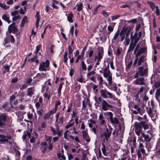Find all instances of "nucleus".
Wrapping results in <instances>:
<instances>
[{
  "label": "nucleus",
  "instance_id": "41",
  "mask_svg": "<svg viewBox=\"0 0 160 160\" xmlns=\"http://www.w3.org/2000/svg\"><path fill=\"white\" fill-rule=\"evenodd\" d=\"M57 109L56 108H53V109H52L50 111L48 112L49 113V114L51 115L55 113L56 111H57Z\"/></svg>",
  "mask_w": 160,
  "mask_h": 160
},
{
  "label": "nucleus",
  "instance_id": "58",
  "mask_svg": "<svg viewBox=\"0 0 160 160\" xmlns=\"http://www.w3.org/2000/svg\"><path fill=\"white\" fill-rule=\"evenodd\" d=\"M141 25L140 24H138L137 26H136V28L135 29V30L136 32H138L139 31V29L141 27Z\"/></svg>",
  "mask_w": 160,
  "mask_h": 160
},
{
  "label": "nucleus",
  "instance_id": "47",
  "mask_svg": "<svg viewBox=\"0 0 160 160\" xmlns=\"http://www.w3.org/2000/svg\"><path fill=\"white\" fill-rule=\"evenodd\" d=\"M10 41L12 43H13L15 42V39L14 37L12 35H10Z\"/></svg>",
  "mask_w": 160,
  "mask_h": 160
},
{
  "label": "nucleus",
  "instance_id": "54",
  "mask_svg": "<svg viewBox=\"0 0 160 160\" xmlns=\"http://www.w3.org/2000/svg\"><path fill=\"white\" fill-rule=\"evenodd\" d=\"M20 16L18 15L17 16H15L12 18V20L13 21H15L16 20L20 18Z\"/></svg>",
  "mask_w": 160,
  "mask_h": 160
},
{
  "label": "nucleus",
  "instance_id": "46",
  "mask_svg": "<svg viewBox=\"0 0 160 160\" xmlns=\"http://www.w3.org/2000/svg\"><path fill=\"white\" fill-rule=\"evenodd\" d=\"M145 58V56H144V55H142L139 58L138 61L141 62L142 63L143 62H144Z\"/></svg>",
  "mask_w": 160,
  "mask_h": 160
},
{
  "label": "nucleus",
  "instance_id": "1",
  "mask_svg": "<svg viewBox=\"0 0 160 160\" xmlns=\"http://www.w3.org/2000/svg\"><path fill=\"white\" fill-rule=\"evenodd\" d=\"M149 123H148V121H141L140 122H136L134 124L135 128V132L138 136H140V133L142 132V128L144 130L149 129Z\"/></svg>",
  "mask_w": 160,
  "mask_h": 160
},
{
  "label": "nucleus",
  "instance_id": "33",
  "mask_svg": "<svg viewBox=\"0 0 160 160\" xmlns=\"http://www.w3.org/2000/svg\"><path fill=\"white\" fill-rule=\"evenodd\" d=\"M52 138V136H48L46 135H45V140L46 141L48 142L49 143L51 142Z\"/></svg>",
  "mask_w": 160,
  "mask_h": 160
},
{
  "label": "nucleus",
  "instance_id": "36",
  "mask_svg": "<svg viewBox=\"0 0 160 160\" xmlns=\"http://www.w3.org/2000/svg\"><path fill=\"white\" fill-rule=\"evenodd\" d=\"M160 95V89H158L157 90L155 93V98L157 99Z\"/></svg>",
  "mask_w": 160,
  "mask_h": 160
},
{
  "label": "nucleus",
  "instance_id": "14",
  "mask_svg": "<svg viewBox=\"0 0 160 160\" xmlns=\"http://www.w3.org/2000/svg\"><path fill=\"white\" fill-rule=\"evenodd\" d=\"M111 133L112 132L111 130H109L108 128L106 129V132L104 133V134L105 139L107 140H108V138L111 136Z\"/></svg>",
  "mask_w": 160,
  "mask_h": 160
},
{
  "label": "nucleus",
  "instance_id": "60",
  "mask_svg": "<svg viewBox=\"0 0 160 160\" xmlns=\"http://www.w3.org/2000/svg\"><path fill=\"white\" fill-rule=\"evenodd\" d=\"M82 109L84 110L86 108V105L85 104V102L84 100L82 102Z\"/></svg>",
  "mask_w": 160,
  "mask_h": 160
},
{
  "label": "nucleus",
  "instance_id": "51",
  "mask_svg": "<svg viewBox=\"0 0 160 160\" xmlns=\"http://www.w3.org/2000/svg\"><path fill=\"white\" fill-rule=\"evenodd\" d=\"M74 27L73 26H72L69 32L72 35H73L74 34Z\"/></svg>",
  "mask_w": 160,
  "mask_h": 160
},
{
  "label": "nucleus",
  "instance_id": "37",
  "mask_svg": "<svg viewBox=\"0 0 160 160\" xmlns=\"http://www.w3.org/2000/svg\"><path fill=\"white\" fill-rule=\"evenodd\" d=\"M148 3L150 5V8L152 9V10H153L155 7V4L153 2H148Z\"/></svg>",
  "mask_w": 160,
  "mask_h": 160
},
{
  "label": "nucleus",
  "instance_id": "23",
  "mask_svg": "<svg viewBox=\"0 0 160 160\" xmlns=\"http://www.w3.org/2000/svg\"><path fill=\"white\" fill-rule=\"evenodd\" d=\"M119 32L120 31L119 30H118L117 32L115 34L114 37L112 39V42L114 41L115 40L117 39L120 34Z\"/></svg>",
  "mask_w": 160,
  "mask_h": 160
},
{
  "label": "nucleus",
  "instance_id": "53",
  "mask_svg": "<svg viewBox=\"0 0 160 160\" xmlns=\"http://www.w3.org/2000/svg\"><path fill=\"white\" fill-rule=\"evenodd\" d=\"M16 97L15 95H12L10 97V103L12 102L15 99Z\"/></svg>",
  "mask_w": 160,
  "mask_h": 160
},
{
  "label": "nucleus",
  "instance_id": "62",
  "mask_svg": "<svg viewBox=\"0 0 160 160\" xmlns=\"http://www.w3.org/2000/svg\"><path fill=\"white\" fill-rule=\"evenodd\" d=\"M107 29L108 31H110V32L109 33V34H110L111 32H112L113 31V28L109 25L108 26Z\"/></svg>",
  "mask_w": 160,
  "mask_h": 160
},
{
  "label": "nucleus",
  "instance_id": "8",
  "mask_svg": "<svg viewBox=\"0 0 160 160\" xmlns=\"http://www.w3.org/2000/svg\"><path fill=\"white\" fill-rule=\"evenodd\" d=\"M103 75L105 78H107V80L108 81V84L111 85L112 83V74L110 72V74L108 73L107 71H103Z\"/></svg>",
  "mask_w": 160,
  "mask_h": 160
},
{
  "label": "nucleus",
  "instance_id": "61",
  "mask_svg": "<svg viewBox=\"0 0 160 160\" xmlns=\"http://www.w3.org/2000/svg\"><path fill=\"white\" fill-rule=\"evenodd\" d=\"M156 10L155 11V12L156 13V14L157 16H159V9L158 8V6H157L156 7Z\"/></svg>",
  "mask_w": 160,
  "mask_h": 160
},
{
  "label": "nucleus",
  "instance_id": "9",
  "mask_svg": "<svg viewBox=\"0 0 160 160\" xmlns=\"http://www.w3.org/2000/svg\"><path fill=\"white\" fill-rule=\"evenodd\" d=\"M144 78H137L134 81V83L136 85H145V83L144 82Z\"/></svg>",
  "mask_w": 160,
  "mask_h": 160
},
{
  "label": "nucleus",
  "instance_id": "34",
  "mask_svg": "<svg viewBox=\"0 0 160 160\" xmlns=\"http://www.w3.org/2000/svg\"><path fill=\"white\" fill-rule=\"evenodd\" d=\"M35 18H37L36 20L40 21V12L39 11H37L36 15L35 16Z\"/></svg>",
  "mask_w": 160,
  "mask_h": 160
},
{
  "label": "nucleus",
  "instance_id": "19",
  "mask_svg": "<svg viewBox=\"0 0 160 160\" xmlns=\"http://www.w3.org/2000/svg\"><path fill=\"white\" fill-rule=\"evenodd\" d=\"M73 14L72 12H71L68 14L67 16V20L70 23H72L73 22L72 19L73 17Z\"/></svg>",
  "mask_w": 160,
  "mask_h": 160
},
{
  "label": "nucleus",
  "instance_id": "50",
  "mask_svg": "<svg viewBox=\"0 0 160 160\" xmlns=\"http://www.w3.org/2000/svg\"><path fill=\"white\" fill-rule=\"evenodd\" d=\"M18 14V10H16L11 12V15L12 16H14Z\"/></svg>",
  "mask_w": 160,
  "mask_h": 160
},
{
  "label": "nucleus",
  "instance_id": "42",
  "mask_svg": "<svg viewBox=\"0 0 160 160\" xmlns=\"http://www.w3.org/2000/svg\"><path fill=\"white\" fill-rule=\"evenodd\" d=\"M74 124V122H73L72 123L68 124L66 126L65 128L66 129H68L69 128L72 126Z\"/></svg>",
  "mask_w": 160,
  "mask_h": 160
},
{
  "label": "nucleus",
  "instance_id": "10",
  "mask_svg": "<svg viewBox=\"0 0 160 160\" xmlns=\"http://www.w3.org/2000/svg\"><path fill=\"white\" fill-rule=\"evenodd\" d=\"M147 52V48L146 47L140 48L136 54L135 57H138L142 53Z\"/></svg>",
  "mask_w": 160,
  "mask_h": 160
},
{
  "label": "nucleus",
  "instance_id": "21",
  "mask_svg": "<svg viewBox=\"0 0 160 160\" xmlns=\"http://www.w3.org/2000/svg\"><path fill=\"white\" fill-rule=\"evenodd\" d=\"M32 88V87H30L28 88L27 90V96L31 97L34 94L33 92Z\"/></svg>",
  "mask_w": 160,
  "mask_h": 160
},
{
  "label": "nucleus",
  "instance_id": "64",
  "mask_svg": "<svg viewBox=\"0 0 160 160\" xmlns=\"http://www.w3.org/2000/svg\"><path fill=\"white\" fill-rule=\"evenodd\" d=\"M137 22V20L136 18H134L131 19V20L129 21L128 22L130 23L132 22V23H135Z\"/></svg>",
  "mask_w": 160,
  "mask_h": 160
},
{
  "label": "nucleus",
  "instance_id": "7",
  "mask_svg": "<svg viewBox=\"0 0 160 160\" xmlns=\"http://www.w3.org/2000/svg\"><path fill=\"white\" fill-rule=\"evenodd\" d=\"M18 31L16 27L15 26V23L13 22L9 25L8 28V32L10 34L12 32V33H15Z\"/></svg>",
  "mask_w": 160,
  "mask_h": 160
},
{
  "label": "nucleus",
  "instance_id": "45",
  "mask_svg": "<svg viewBox=\"0 0 160 160\" xmlns=\"http://www.w3.org/2000/svg\"><path fill=\"white\" fill-rule=\"evenodd\" d=\"M2 18L3 20L6 21H7V20H8V19H9V17H8L5 14H4L2 16Z\"/></svg>",
  "mask_w": 160,
  "mask_h": 160
},
{
  "label": "nucleus",
  "instance_id": "5",
  "mask_svg": "<svg viewBox=\"0 0 160 160\" xmlns=\"http://www.w3.org/2000/svg\"><path fill=\"white\" fill-rule=\"evenodd\" d=\"M113 108V106L109 104L105 100H102V109L104 111L110 110V108Z\"/></svg>",
  "mask_w": 160,
  "mask_h": 160
},
{
  "label": "nucleus",
  "instance_id": "35",
  "mask_svg": "<svg viewBox=\"0 0 160 160\" xmlns=\"http://www.w3.org/2000/svg\"><path fill=\"white\" fill-rule=\"evenodd\" d=\"M109 63L108 62L107 66L104 69L103 71H104L105 72L107 71L108 73L110 74V71L109 70Z\"/></svg>",
  "mask_w": 160,
  "mask_h": 160
},
{
  "label": "nucleus",
  "instance_id": "32",
  "mask_svg": "<svg viewBox=\"0 0 160 160\" xmlns=\"http://www.w3.org/2000/svg\"><path fill=\"white\" fill-rule=\"evenodd\" d=\"M136 137H134L132 138L131 140H130V142H132V144L134 147H135L136 145Z\"/></svg>",
  "mask_w": 160,
  "mask_h": 160
},
{
  "label": "nucleus",
  "instance_id": "27",
  "mask_svg": "<svg viewBox=\"0 0 160 160\" xmlns=\"http://www.w3.org/2000/svg\"><path fill=\"white\" fill-rule=\"evenodd\" d=\"M104 115L106 116H109V119L112 117L113 116V114L112 112H104L103 113Z\"/></svg>",
  "mask_w": 160,
  "mask_h": 160
},
{
  "label": "nucleus",
  "instance_id": "31",
  "mask_svg": "<svg viewBox=\"0 0 160 160\" xmlns=\"http://www.w3.org/2000/svg\"><path fill=\"white\" fill-rule=\"evenodd\" d=\"M81 67L82 69L84 71H86L87 70L86 65L84 61H82L81 62Z\"/></svg>",
  "mask_w": 160,
  "mask_h": 160
},
{
  "label": "nucleus",
  "instance_id": "6",
  "mask_svg": "<svg viewBox=\"0 0 160 160\" xmlns=\"http://www.w3.org/2000/svg\"><path fill=\"white\" fill-rule=\"evenodd\" d=\"M7 116L5 114L0 115V127L2 128L5 126Z\"/></svg>",
  "mask_w": 160,
  "mask_h": 160
},
{
  "label": "nucleus",
  "instance_id": "30",
  "mask_svg": "<svg viewBox=\"0 0 160 160\" xmlns=\"http://www.w3.org/2000/svg\"><path fill=\"white\" fill-rule=\"evenodd\" d=\"M8 140L6 138H2L0 139V142L1 143H3L4 142H8L9 143L11 144V142H8Z\"/></svg>",
  "mask_w": 160,
  "mask_h": 160
},
{
  "label": "nucleus",
  "instance_id": "3",
  "mask_svg": "<svg viewBox=\"0 0 160 160\" xmlns=\"http://www.w3.org/2000/svg\"><path fill=\"white\" fill-rule=\"evenodd\" d=\"M143 67L140 66L138 69V72L136 73L134 76V78H138L139 75L141 76H143L147 74L148 72V68H146L144 70Z\"/></svg>",
  "mask_w": 160,
  "mask_h": 160
},
{
  "label": "nucleus",
  "instance_id": "4",
  "mask_svg": "<svg viewBox=\"0 0 160 160\" xmlns=\"http://www.w3.org/2000/svg\"><path fill=\"white\" fill-rule=\"evenodd\" d=\"M100 93L101 96L104 98H108L107 95H108L109 98H112L113 95L110 92L107 91L106 89H101L100 90Z\"/></svg>",
  "mask_w": 160,
  "mask_h": 160
},
{
  "label": "nucleus",
  "instance_id": "40",
  "mask_svg": "<svg viewBox=\"0 0 160 160\" xmlns=\"http://www.w3.org/2000/svg\"><path fill=\"white\" fill-rule=\"evenodd\" d=\"M41 110H38L37 111V112L38 114V115L39 116V118H40V117H41L42 116V112H43V110L42 109H41Z\"/></svg>",
  "mask_w": 160,
  "mask_h": 160
},
{
  "label": "nucleus",
  "instance_id": "17",
  "mask_svg": "<svg viewBox=\"0 0 160 160\" xmlns=\"http://www.w3.org/2000/svg\"><path fill=\"white\" fill-rule=\"evenodd\" d=\"M109 119L110 122L112 124H117L119 123V122L117 118L115 117L113 118V117H112Z\"/></svg>",
  "mask_w": 160,
  "mask_h": 160
},
{
  "label": "nucleus",
  "instance_id": "20",
  "mask_svg": "<svg viewBox=\"0 0 160 160\" xmlns=\"http://www.w3.org/2000/svg\"><path fill=\"white\" fill-rule=\"evenodd\" d=\"M52 7L56 9H58V7L55 4H59V2H58V1L56 0H52Z\"/></svg>",
  "mask_w": 160,
  "mask_h": 160
},
{
  "label": "nucleus",
  "instance_id": "52",
  "mask_svg": "<svg viewBox=\"0 0 160 160\" xmlns=\"http://www.w3.org/2000/svg\"><path fill=\"white\" fill-rule=\"evenodd\" d=\"M28 85H27L26 84H23L22 85L21 87V88H20V89L21 90H23L24 89L26 88H27V87H28Z\"/></svg>",
  "mask_w": 160,
  "mask_h": 160
},
{
  "label": "nucleus",
  "instance_id": "16",
  "mask_svg": "<svg viewBox=\"0 0 160 160\" xmlns=\"http://www.w3.org/2000/svg\"><path fill=\"white\" fill-rule=\"evenodd\" d=\"M128 28L126 27H123L122 30L120 32L119 35L120 36H122L124 35L125 36L126 33L128 31Z\"/></svg>",
  "mask_w": 160,
  "mask_h": 160
},
{
  "label": "nucleus",
  "instance_id": "22",
  "mask_svg": "<svg viewBox=\"0 0 160 160\" xmlns=\"http://www.w3.org/2000/svg\"><path fill=\"white\" fill-rule=\"evenodd\" d=\"M64 82H60V83L59 84L58 88V95L59 96L61 95V89L62 88V85L64 84Z\"/></svg>",
  "mask_w": 160,
  "mask_h": 160
},
{
  "label": "nucleus",
  "instance_id": "44",
  "mask_svg": "<svg viewBox=\"0 0 160 160\" xmlns=\"http://www.w3.org/2000/svg\"><path fill=\"white\" fill-rule=\"evenodd\" d=\"M121 17V15H116L113 16L112 17V21H113L115 20L118 19V18Z\"/></svg>",
  "mask_w": 160,
  "mask_h": 160
},
{
  "label": "nucleus",
  "instance_id": "2",
  "mask_svg": "<svg viewBox=\"0 0 160 160\" xmlns=\"http://www.w3.org/2000/svg\"><path fill=\"white\" fill-rule=\"evenodd\" d=\"M50 62L47 59L45 62H42L39 65L38 70L40 71H46L47 68H49Z\"/></svg>",
  "mask_w": 160,
  "mask_h": 160
},
{
  "label": "nucleus",
  "instance_id": "13",
  "mask_svg": "<svg viewBox=\"0 0 160 160\" xmlns=\"http://www.w3.org/2000/svg\"><path fill=\"white\" fill-rule=\"evenodd\" d=\"M138 33L135 32L134 35H133V33L132 32L131 34L130 38L131 41L132 42L133 40H136L139 41L140 39V38L138 37Z\"/></svg>",
  "mask_w": 160,
  "mask_h": 160
},
{
  "label": "nucleus",
  "instance_id": "48",
  "mask_svg": "<svg viewBox=\"0 0 160 160\" xmlns=\"http://www.w3.org/2000/svg\"><path fill=\"white\" fill-rule=\"evenodd\" d=\"M132 62L133 61L132 60H131L127 65L126 69H129L131 67Z\"/></svg>",
  "mask_w": 160,
  "mask_h": 160
},
{
  "label": "nucleus",
  "instance_id": "15",
  "mask_svg": "<svg viewBox=\"0 0 160 160\" xmlns=\"http://www.w3.org/2000/svg\"><path fill=\"white\" fill-rule=\"evenodd\" d=\"M141 136L144 138V141L146 142H149L151 140V138H149V136L148 134L146 135L144 133H142Z\"/></svg>",
  "mask_w": 160,
  "mask_h": 160
},
{
  "label": "nucleus",
  "instance_id": "18",
  "mask_svg": "<svg viewBox=\"0 0 160 160\" xmlns=\"http://www.w3.org/2000/svg\"><path fill=\"white\" fill-rule=\"evenodd\" d=\"M28 21V18L27 16H24L22 20L21 27H23L24 26L25 23L27 22Z\"/></svg>",
  "mask_w": 160,
  "mask_h": 160
},
{
  "label": "nucleus",
  "instance_id": "55",
  "mask_svg": "<svg viewBox=\"0 0 160 160\" xmlns=\"http://www.w3.org/2000/svg\"><path fill=\"white\" fill-rule=\"evenodd\" d=\"M132 42L131 41L129 47V48L131 49L132 51H133V49H134L135 47L133 45H132Z\"/></svg>",
  "mask_w": 160,
  "mask_h": 160
},
{
  "label": "nucleus",
  "instance_id": "43",
  "mask_svg": "<svg viewBox=\"0 0 160 160\" xmlns=\"http://www.w3.org/2000/svg\"><path fill=\"white\" fill-rule=\"evenodd\" d=\"M68 53L69 54H72L73 52V49H72L71 47L70 46H68Z\"/></svg>",
  "mask_w": 160,
  "mask_h": 160
},
{
  "label": "nucleus",
  "instance_id": "11",
  "mask_svg": "<svg viewBox=\"0 0 160 160\" xmlns=\"http://www.w3.org/2000/svg\"><path fill=\"white\" fill-rule=\"evenodd\" d=\"M82 134L83 136V138L84 139H85V141L87 142H89L90 141V139H88V138L89 137V135L88 133V131L87 129H86L85 130L82 131Z\"/></svg>",
  "mask_w": 160,
  "mask_h": 160
},
{
  "label": "nucleus",
  "instance_id": "26",
  "mask_svg": "<svg viewBox=\"0 0 160 160\" xmlns=\"http://www.w3.org/2000/svg\"><path fill=\"white\" fill-rule=\"evenodd\" d=\"M0 6L4 10H6L9 8V6H7L4 3H2L0 2Z\"/></svg>",
  "mask_w": 160,
  "mask_h": 160
},
{
  "label": "nucleus",
  "instance_id": "12",
  "mask_svg": "<svg viewBox=\"0 0 160 160\" xmlns=\"http://www.w3.org/2000/svg\"><path fill=\"white\" fill-rule=\"evenodd\" d=\"M46 74L44 73H37L35 78H37V81H39L40 80H42L44 78H46Z\"/></svg>",
  "mask_w": 160,
  "mask_h": 160
},
{
  "label": "nucleus",
  "instance_id": "28",
  "mask_svg": "<svg viewBox=\"0 0 160 160\" xmlns=\"http://www.w3.org/2000/svg\"><path fill=\"white\" fill-rule=\"evenodd\" d=\"M102 145L103 147L102 148L101 150H102L103 154L104 155L106 156L107 154L106 152V146H105L104 143H102Z\"/></svg>",
  "mask_w": 160,
  "mask_h": 160
},
{
  "label": "nucleus",
  "instance_id": "29",
  "mask_svg": "<svg viewBox=\"0 0 160 160\" xmlns=\"http://www.w3.org/2000/svg\"><path fill=\"white\" fill-rule=\"evenodd\" d=\"M68 109L67 110V112H70L71 111L72 107V103H70V104H69L68 106Z\"/></svg>",
  "mask_w": 160,
  "mask_h": 160
},
{
  "label": "nucleus",
  "instance_id": "63",
  "mask_svg": "<svg viewBox=\"0 0 160 160\" xmlns=\"http://www.w3.org/2000/svg\"><path fill=\"white\" fill-rule=\"evenodd\" d=\"M27 115L28 119H30L32 118L33 116V114L32 113H30V112H29L27 113Z\"/></svg>",
  "mask_w": 160,
  "mask_h": 160
},
{
  "label": "nucleus",
  "instance_id": "49",
  "mask_svg": "<svg viewBox=\"0 0 160 160\" xmlns=\"http://www.w3.org/2000/svg\"><path fill=\"white\" fill-rule=\"evenodd\" d=\"M9 66L8 65H5L4 66V68L6 70V72H8L10 71Z\"/></svg>",
  "mask_w": 160,
  "mask_h": 160
},
{
  "label": "nucleus",
  "instance_id": "38",
  "mask_svg": "<svg viewBox=\"0 0 160 160\" xmlns=\"http://www.w3.org/2000/svg\"><path fill=\"white\" fill-rule=\"evenodd\" d=\"M51 115L48 112L46 113L43 119L44 120H46L49 119L50 118V117Z\"/></svg>",
  "mask_w": 160,
  "mask_h": 160
},
{
  "label": "nucleus",
  "instance_id": "25",
  "mask_svg": "<svg viewBox=\"0 0 160 160\" xmlns=\"http://www.w3.org/2000/svg\"><path fill=\"white\" fill-rule=\"evenodd\" d=\"M83 4L80 3L78 5H77V10L79 12L81 11L82 10Z\"/></svg>",
  "mask_w": 160,
  "mask_h": 160
},
{
  "label": "nucleus",
  "instance_id": "59",
  "mask_svg": "<svg viewBox=\"0 0 160 160\" xmlns=\"http://www.w3.org/2000/svg\"><path fill=\"white\" fill-rule=\"evenodd\" d=\"M138 151H139V152H141L142 154L145 153V150L144 149V148H138Z\"/></svg>",
  "mask_w": 160,
  "mask_h": 160
},
{
  "label": "nucleus",
  "instance_id": "39",
  "mask_svg": "<svg viewBox=\"0 0 160 160\" xmlns=\"http://www.w3.org/2000/svg\"><path fill=\"white\" fill-rule=\"evenodd\" d=\"M55 108L57 109L58 106L61 104V102L60 101H56L55 102Z\"/></svg>",
  "mask_w": 160,
  "mask_h": 160
},
{
  "label": "nucleus",
  "instance_id": "56",
  "mask_svg": "<svg viewBox=\"0 0 160 160\" xmlns=\"http://www.w3.org/2000/svg\"><path fill=\"white\" fill-rule=\"evenodd\" d=\"M63 118L62 117H61L60 118L59 121L58 122V124H59L62 125L63 124Z\"/></svg>",
  "mask_w": 160,
  "mask_h": 160
},
{
  "label": "nucleus",
  "instance_id": "57",
  "mask_svg": "<svg viewBox=\"0 0 160 160\" xmlns=\"http://www.w3.org/2000/svg\"><path fill=\"white\" fill-rule=\"evenodd\" d=\"M74 70H73V69L71 68L70 71L69 72V75L71 77H72L74 74Z\"/></svg>",
  "mask_w": 160,
  "mask_h": 160
},
{
  "label": "nucleus",
  "instance_id": "24",
  "mask_svg": "<svg viewBox=\"0 0 160 160\" xmlns=\"http://www.w3.org/2000/svg\"><path fill=\"white\" fill-rule=\"evenodd\" d=\"M97 79L99 81V84L100 85L102 84L103 83V79L102 77L100 76V75H98L97 77Z\"/></svg>",
  "mask_w": 160,
  "mask_h": 160
}]
</instances>
